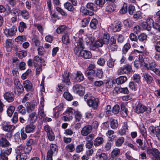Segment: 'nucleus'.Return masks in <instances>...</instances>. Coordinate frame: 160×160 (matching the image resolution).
Listing matches in <instances>:
<instances>
[{
    "label": "nucleus",
    "instance_id": "f257e3e1",
    "mask_svg": "<svg viewBox=\"0 0 160 160\" xmlns=\"http://www.w3.org/2000/svg\"><path fill=\"white\" fill-rule=\"evenodd\" d=\"M15 151L17 153L16 157V160H26L28 157L27 155L30 153L22 146H18Z\"/></svg>",
    "mask_w": 160,
    "mask_h": 160
},
{
    "label": "nucleus",
    "instance_id": "f03ea898",
    "mask_svg": "<svg viewBox=\"0 0 160 160\" xmlns=\"http://www.w3.org/2000/svg\"><path fill=\"white\" fill-rule=\"evenodd\" d=\"M73 38L75 41L74 42L75 47L74 51L75 53L78 54L79 51L84 48L83 40L82 38L75 36L73 37Z\"/></svg>",
    "mask_w": 160,
    "mask_h": 160
},
{
    "label": "nucleus",
    "instance_id": "7ed1b4c3",
    "mask_svg": "<svg viewBox=\"0 0 160 160\" xmlns=\"http://www.w3.org/2000/svg\"><path fill=\"white\" fill-rule=\"evenodd\" d=\"M35 138H36L34 140L32 139H30L27 142L26 145L24 146L22 145H20L19 146H22L23 148L25 150L30 152L32 149V148L31 146L32 144H37L38 139L40 138V134L39 133L35 135Z\"/></svg>",
    "mask_w": 160,
    "mask_h": 160
},
{
    "label": "nucleus",
    "instance_id": "20e7f679",
    "mask_svg": "<svg viewBox=\"0 0 160 160\" xmlns=\"http://www.w3.org/2000/svg\"><path fill=\"white\" fill-rule=\"evenodd\" d=\"M45 78V77H43L41 83V86L43 88L42 90V92L41 93V95L42 96L41 98V116L43 117L46 116V114L44 113L43 109V108L44 106L43 102L44 101V97L45 95L46 94L45 92V89L43 84Z\"/></svg>",
    "mask_w": 160,
    "mask_h": 160
},
{
    "label": "nucleus",
    "instance_id": "39448f33",
    "mask_svg": "<svg viewBox=\"0 0 160 160\" xmlns=\"http://www.w3.org/2000/svg\"><path fill=\"white\" fill-rule=\"evenodd\" d=\"M12 146H8L3 148V149H1V153L0 154V157L3 159L5 160H8V158L7 156H8L11 153L12 148Z\"/></svg>",
    "mask_w": 160,
    "mask_h": 160
},
{
    "label": "nucleus",
    "instance_id": "423d86ee",
    "mask_svg": "<svg viewBox=\"0 0 160 160\" xmlns=\"http://www.w3.org/2000/svg\"><path fill=\"white\" fill-rule=\"evenodd\" d=\"M3 32L5 36L8 38H12L14 37L16 35V33L17 31V28L15 26H13L10 28H3Z\"/></svg>",
    "mask_w": 160,
    "mask_h": 160
},
{
    "label": "nucleus",
    "instance_id": "0eeeda50",
    "mask_svg": "<svg viewBox=\"0 0 160 160\" xmlns=\"http://www.w3.org/2000/svg\"><path fill=\"white\" fill-rule=\"evenodd\" d=\"M38 103V100H33L31 102H27L25 104L27 112L30 113L33 111Z\"/></svg>",
    "mask_w": 160,
    "mask_h": 160
},
{
    "label": "nucleus",
    "instance_id": "6e6552de",
    "mask_svg": "<svg viewBox=\"0 0 160 160\" xmlns=\"http://www.w3.org/2000/svg\"><path fill=\"white\" fill-rule=\"evenodd\" d=\"M147 152L152 156V160H160V152L158 149L148 148L147 149Z\"/></svg>",
    "mask_w": 160,
    "mask_h": 160
},
{
    "label": "nucleus",
    "instance_id": "1a4fd4ad",
    "mask_svg": "<svg viewBox=\"0 0 160 160\" xmlns=\"http://www.w3.org/2000/svg\"><path fill=\"white\" fill-rule=\"evenodd\" d=\"M132 70V67L130 65L127 64L120 67L118 71V74L120 75L123 74H128L130 73Z\"/></svg>",
    "mask_w": 160,
    "mask_h": 160
},
{
    "label": "nucleus",
    "instance_id": "9d476101",
    "mask_svg": "<svg viewBox=\"0 0 160 160\" xmlns=\"http://www.w3.org/2000/svg\"><path fill=\"white\" fill-rule=\"evenodd\" d=\"M33 63L34 66L36 68V75L38 77L40 74V58L38 55L35 56L33 60Z\"/></svg>",
    "mask_w": 160,
    "mask_h": 160
},
{
    "label": "nucleus",
    "instance_id": "9b49d317",
    "mask_svg": "<svg viewBox=\"0 0 160 160\" xmlns=\"http://www.w3.org/2000/svg\"><path fill=\"white\" fill-rule=\"evenodd\" d=\"M73 92L81 96L84 93L85 89L80 84H77L73 86L72 88Z\"/></svg>",
    "mask_w": 160,
    "mask_h": 160
},
{
    "label": "nucleus",
    "instance_id": "f8f14e48",
    "mask_svg": "<svg viewBox=\"0 0 160 160\" xmlns=\"http://www.w3.org/2000/svg\"><path fill=\"white\" fill-rule=\"evenodd\" d=\"M87 103L89 107H92L94 110L97 109L98 106V99L93 97H91L89 100H88Z\"/></svg>",
    "mask_w": 160,
    "mask_h": 160
},
{
    "label": "nucleus",
    "instance_id": "ddd939ff",
    "mask_svg": "<svg viewBox=\"0 0 160 160\" xmlns=\"http://www.w3.org/2000/svg\"><path fill=\"white\" fill-rule=\"evenodd\" d=\"M4 98L8 102H12L14 100L15 94L11 91L5 92L3 94Z\"/></svg>",
    "mask_w": 160,
    "mask_h": 160
},
{
    "label": "nucleus",
    "instance_id": "4468645a",
    "mask_svg": "<svg viewBox=\"0 0 160 160\" xmlns=\"http://www.w3.org/2000/svg\"><path fill=\"white\" fill-rule=\"evenodd\" d=\"M8 146H12V145L6 138L4 137V134H1L0 136V148H3Z\"/></svg>",
    "mask_w": 160,
    "mask_h": 160
},
{
    "label": "nucleus",
    "instance_id": "2eb2a0df",
    "mask_svg": "<svg viewBox=\"0 0 160 160\" xmlns=\"http://www.w3.org/2000/svg\"><path fill=\"white\" fill-rule=\"evenodd\" d=\"M147 109V108L145 106L140 103H138L134 108V112L138 114L143 113Z\"/></svg>",
    "mask_w": 160,
    "mask_h": 160
},
{
    "label": "nucleus",
    "instance_id": "dca6fc26",
    "mask_svg": "<svg viewBox=\"0 0 160 160\" xmlns=\"http://www.w3.org/2000/svg\"><path fill=\"white\" fill-rule=\"evenodd\" d=\"M58 151L57 146L54 144H51L50 146V150L48 152L47 158H52V156L53 153H56Z\"/></svg>",
    "mask_w": 160,
    "mask_h": 160
},
{
    "label": "nucleus",
    "instance_id": "f3484780",
    "mask_svg": "<svg viewBox=\"0 0 160 160\" xmlns=\"http://www.w3.org/2000/svg\"><path fill=\"white\" fill-rule=\"evenodd\" d=\"M92 127L90 125H87L84 127L81 131V134L84 136H87L90 133L92 130Z\"/></svg>",
    "mask_w": 160,
    "mask_h": 160
},
{
    "label": "nucleus",
    "instance_id": "a211bd4d",
    "mask_svg": "<svg viewBox=\"0 0 160 160\" xmlns=\"http://www.w3.org/2000/svg\"><path fill=\"white\" fill-rule=\"evenodd\" d=\"M23 87L28 92H32L33 90L32 83L30 81L26 80L23 81Z\"/></svg>",
    "mask_w": 160,
    "mask_h": 160
},
{
    "label": "nucleus",
    "instance_id": "6ab92c4d",
    "mask_svg": "<svg viewBox=\"0 0 160 160\" xmlns=\"http://www.w3.org/2000/svg\"><path fill=\"white\" fill-rule=\"evenodd\" d=\"M81 57L86 59H88L92 57V55L91 52L85 50H81L78 53Z\"/></svg>",
    "mask_w": 160,
    "mask_h": 160
},
{
    "label": "nucleus",
    "instance_id": "aec40b11",
    "mask_svg": "<svg viewBox=\"0 0 160 160\" xmlns=\"http://www.w3.org/2000/svg\"><path fill=\"white\" fill-rule=\"evenodd\" d=\"M13 41L11 39H7L5 42L4 47L7 52H11L12 50V45L13 43Z\"/></svg>",
    "mask_w": 160,
    "mask_h": 160
},
{
    "label": "nucleus",
    "instance_id": "412c9836",
    "mask_svg": "<svg viewBox=\"0 0 160 160\" xmlns=\"http://www.w3.org/2000/svg\"><path fill=\"white\" fill-rule=\"evenodd\" d=\"M1 129L5 131L10 132L15 129V127L5 122L2 125Z\"/></svg>",
    "mask_w": 160,
    "mask_h": 160
},
{
    "label": "nucleus",
    "instance_id": "4be33fe9",
    "mask_svg": "<svg viewBox=\"0 0 160 160\" xmlns=\"http://www.w3.org/2000/svg\"><path fill=\"white\" fill-rule=\"evenodd\" d=\"M69 76L68 72L67 71H64L62 75V81L67 85H71V83L70 81Z\"/></svg>",
    "mask_w": 160,
    "mask_h": 160
},
{
    "label": "nucleus",
    "instance_id": "5701e85b",
    "mask_svg": "<svg viewBox=\"0 0 160 160\" xmlns=\"http://www.w3.org/2000/svg\"><path fill=\"white\" fill-rule=\"evenodd\" d=\"M157 66V64L155 62H152L144 63V66L148 70L152 71Z\"/></svg>",
    "mask_w": 160,
    "mask_h": 160
},
{
    "label": "nucleus",
    "instance_id": "b1692460",
    "mask_svg": "<svg viewBox=\"0 0 160 160\" xmlns=\"http://www.w3.org/2000/svg\"><path fill=\"white\" fill-rule=\"evenodd\" d=\"M158 127L150 126L148 128V132L150 135L155 137L159 129Z\"/></svg>",
    "mask_w": 160,
    "mask_h": 160
},
{
    "label": "nucleus",
    "instance_id": "393cba45",
    "mask_svg": "<svg viewBox=\"0 0 160 160\" xmlns=\"http://www.w3.org/2000/svg\"><path fill=\"white\" fill-rule=\"evenodd\" d=\"M95 73V70H87L85 72V75L88 77V79L91 81L94 80V76Z\"/></svg>",
    "mask_w": 160,
    "mask_h": 160
},
{
    "label": "nucleus",
    "instance_id": "a878e982",
    "mask_svg": "<svg viewBox=\"0 0 160 160\" xmlns=\"http://www.w3.org/2000/svg\"><path fill=\"white\" fill-rule=\"evenodd\" d=\"M75 80L77 82H80L83 81L84 79V76L80 71H77L75 74Z\"/></svg>",
    "mask_w": 160,
    "mask_h": 160
},
{
    "label": "nucleus",
    "instance_id": "bb28decb",
    "mask_svg": "<svg viewBox=\"0 0 160 160\" xmlns=\"http://www.w3.org/2000/svg\"><path fill=\"white\" fill-rule=\"evenodd\" d=\"M95 39L94 37L92 34H89L86 36L85 40L87 45H90L93 43Z\"/></svg>",
    "mask_w": 160,
    "mask_h": 160
},
{
    "label": "nucleus",
    "instance_id": "cd10ccee",
    "mask_svg": "<svg viewBox=\"0 0 160 160\" xmlns=\"http://www.w3.org/2000/svg\"><path fill=\"white\" fill-rule=\"evenodd\" d=\"M104 138L102 137H98L93 141V144L95 147H98L104 142Z\"/></svg>",
    "mask_w": 160,
    "mask_h": 160
},
{
    "label": "nucleus",
    "instance_id": "c85d7f7f",
    "mask_svg": "<svg viewBox=\"0 0 160 160\" xmlns=\"http://www.w3.org/2000/svg\"><path fill=\"white\" fill-rule=\"evenodd\" d=\"M116 9L115 5L113 3L108 4L106 7L105 11L108 13L113 12Z\"/></svg>",
    "mask_w": 160,
    "mask_h": 160
},
{
    "label": "nucleus",
    "instance_id": "c756f323",
    "mask_svg": "<svg viewBox=\"0 0 160 160\" xmlns=\"http://www.w3.org/2000/svg\"><path fill=\"white\" fill-rule=\"evenodd\" d=\"M86 7L87 9L93 12H96L98 10V8L96 5L93 3L91 2L87 3Z\"/></svg>",
    "mask_w": 160,
    "mask_h": 160
},
{
    "label": "nucleus",
    "instance_id": "7c9ffc66",
    "mask_svg": "<svg viewBox=\"0 0 160 160\" xmlns=\"http://www.w3.org/2000/svg\"><path fill=\"white\" fill-rule=\"evenodd\" d=\"M112 27V30L114 32L119 31L121 30V22H114Z\"/></svg>",
    "mask_w": 160,
    "mask_h": 160
},
{
    "label": "nucleus",
    "instance_id": "2f4dec72",
    "mask_svg": "<svg viewBox=\"0 0 160 160\" xmlns=\"http://www.w3.org/2000/svg\"><path fill=\"white\" fill-rule=\"evenodd\" d=\"M143 76L148 84H151L153 80V78L148 73L145 72L143 73Z\"/></svg>",
    "mask_w": 160,
    "mask_h": 160
},
{
    "label": "nucleus",
    "instance_id": "473e14b6",
    "mask_svg": "<svg viewBox=\"0 0 160 160\" xmlns=\"http://www.w3.org/2000/svg\"><path fill=\"white\" fill-rule=\"evenodd\" d=\"M36 126L31 123L27 125L25 128V130L27 133H30L33 132Z\"/></svg>",
    "mask_w": 160,
    "mask_h": 160
},
{
    "label": "nucleus",
    "instance_id": "72a5a7b5",
    "mask_svg": "<svg viewBox=\"0 0 160 160\" xmlns=\"http://www.w3.org/2000/svg\"><path fill=\"white\" fill-rule=\"evenodd\" d=\"M24 90L23 86L21 85L15 87L14 93H16L18 95H20L24 91Z\"/></svg>",
    "mask_w": 160,
    "mask_h": 160
},
{
    "label": "nucleus",
    "instance_id": "f704fd0d",
    "mask_svg": "<svg viewBox=\"0 0 160 160\" xmlns=\"http://www.w3.org/2000/svg\"><path fill=\"white\" fill-rule=\"evenodd\" d=\"M29 12L26 10H20L19 15L21 16L23 18L26 20L28 19L29 18Z\"/></svg>",
    "mask_w": 160,
    "mask_h": 160
},
{
    "label": "nucleus",
    "instance_id": "c9c22d12",
    "mask_svg": "<svg viewBox=\"0 0 160 160\" xmlns=\"http://www.w3.org/2000/svg\"><path fill=\"white\" fill-rule=\"evenodd\" d=\"M105 41H103L102 38H100L95 41V45L98 48L102 47L103 44H107L108 41L107 40Z\"/></svg>",
    "mask_w": 160,
    "mask_h": 160
},
{
    "label": "nucleus",
    "instance_id": "e433bc0d",
    "mask_svg": "<svg viewBox=\"0 0 160 160\" xmlns=\"http://www.w3.org/2000/svg\"><path fill=\"white\" fill-rule=\"evenodd\" d=\"M127 80L126 77L121 76L117 78L116 80L117 83L118 84H121L124 83Z\"/></svg>",
    "mask_w": 160,
    "mask_h": 160
},
{
    "label": "nucleus",
    "instance_id": "4c0bfd02",
    "mask_svg": "<svg viewBox=\"0 0 160 160\" xmlns=\"http://www.w3.org/2000/svg\"><path fill=\"white\" fill-rule=\"evenodd\" d=\"M29 118L32 123H35L37 120V117L35 112H31L29 115Z\"/></svg>",
    "mask_w": 160,
    "mask_h": 160
},
{
    "label": "nucleus",
    "instance_id": "58836bf2",
    "mask_svg": "<svg viewBox=\"0 0 160 160\" xmlns=\"http://www.w3.org/2000/svg\"><path fill=\"white\" fill-rule=\"evenodd\" d=\"M90 20V18L88 16L82 19L81 21V25L82 27H86L88 24Z\"/></svg>",
    "mask_w": 160,
    "mask_h": 160
},
{
    "label": "nucleus",
    "instance_id": "ea45409f",
    "mask_svg": "<svg viewBox=\"0 0 160 160\" xmlns=\"http://www.w3.org/2000/svg\"><path fill=\"white\" fill-rule=\"evenodd\" d=\"M17 113L21 114L22 115H25L26 113V110L25 107L22 105H19L17 108Z\"/></svg>",
    "mask_w": 160,
    "mask_h": 160
},
{
    "label": "nucleus",
    "instance_id": "a19ab883",
    "mask_svg": "<svg viewBox=\"0 0 160 160\" xmlns=\"http://www.w3.org/2000/svg\"><path fill=\"white\" fill-rule=\"evenodd\" d=\"M15 110V107L13 105H11L7 108V112L8 116L11 117Z\"/></svg>",
    "mask_w": 160,
    "mask_h": 160
},
{
    "label": "nucleus",
    "instance_id": "79ce46f5",
    "mask_svg": "<svg viewBox=\"0 0 160 160\" xmlns=\"http://www.w3.org/2000/svg\"><path fill=\"white\" fill-rule=\"evenodd\" d=\"M125 140L123 137H120L118 138L115 142V145L116 147H120L121 146L124 142Z\"/></svg>",
    "mask_w": 160,
    "mask_h": 160
},
{
    "label": "nucleus",
    "instance_id": "37998d69",
    "mask_svg": "<svg viewBox=\"0 0 160 160\" xmlns=\"http://www.w3.org/2000/svg\"><path fill=\"white\" fill-rule=\"evenodd\" d=\"M98 24V21L96 18H93L92 19L90 22V26L91 28L95 29L97 28Z\"/></svg>",
    "mask_w": 160,
    "mask_h": 160
},
{
    "label": "nucleus",
    "instance_id": "c03bdc74",
    "mask_svg": "<svg viewBox=\"0 0 160 160\" xmlns=\"http://www.w3.org/2000/svg\"><path fill=\"white\" fill-rule=\"evenodd\" d=\"M128 128L127 125L124 124L122 128L118 131V134L121 136L125 135L126 134V130H128Z\"/></svg>",
    "mask_w": 160,
    "mask_h": 160
},
{
    "label": "nucleus",
    "instance_id": "a18cd8bd",
    "mask_svg": "<svg viewBox=\"0 0 160 160\" xmlns=\"http://www.w3.org/2000/svg\"><path fill=\"white\" fill-rule=\"evenodd\" d=\"M26 40V37L24 36H18L15 39V42H17L18 43L20 44Z\"/></svg>",
    "mask_w": 160,
    "mask_h": 160
},
{
    "label": "nucleus",
    "instance_id": "49530a36",
    "mask_svg": "<svg viewBox=\"0 0 160 160\" xmlns=\"http://www.w3.org/2000/svg\"><path fill=\"white\" fill-rule=\"evenodd\" d=\"M107 158V155L104 153H101L96 156V158L98 160H106Z\"/></svg>",
    "mask_w": 160,
    "mask_h": 160
},
{
    "label": "nucleus",
    "instance_id": "de8ad7c7",
    "mask_svg": "<svg viewBox=\"0 0 160 160\" xmlns=\"http://www.w3.org/2000/svg\"><path fill=\"white\" fill-rule=\"evenodd\" d=\"M120 150L119 149L116 148L114 149L111 152V156L112 158H114L119 155Z\"/></svg>",
    "mask_w": 160,
    "mask_h": 160
},
{
    "label": "nucleus",
    "instance_id": "09e8293b",
    "mask_svg": "<svg viewBox=\"0 0 160 160\" xmlns=\"http://www.w3.org/2000/svg\"><path fill=\"white\" fill-rule=\"evenodd\" d=\"M62 41L63 43L68 44L70 43V40L69 38V35L65 34L63 35L62 38Z\"/></svg>",
    "mask_w": 160,
    "mask_h": 160
},
{
    "label": "nucleus",
    "instance_id": "8fccbe9b",
    "mask_svg": "<svg viewBox=\"0 0 160 160\" xmlns=\"http://www.w3.org/2000/svg\"><path fill=\"white\" fill-rule=\"evenodd\" d=\"M35 16V20L34 21V26L37 28L39 31H40V24H39L40 18L39 17H37V16Z\"/></svg>",
    "mask_w": 160,
    "mask_h": 160
},
{
    "label": "nucleus",
    "instance_id": "3c124183",
    "mask_svg": "<svg viewBox=\"0 0 160 160\" xmlns=\"http://www.w3.org/2000/svg\"><path fill=\"white\" fill-rule=\"evenodd\" d=\"M65 8L70 11H72L74 10L72 5L69 2H67L64 5Z\"/></svg>",
    "mask_w": 160,
    "mask_h": 160
},
{
    "label": "nucleus",
    "instance_id": "603ef678",
    "mask_svg": "<svg viewBox=\"0 0 160 160\" xmlns=\"http://www.w3.org/2000/svg\"><path fill=\"white\" fill-rule=\"evenodd\" d=\"M147 35L144 33H141L138 37V39L140 42H145L147 40Z\"/></svg>",
    "mask_w": 160,
    "mask_h": 160
},
{
    "label": "nucleus",
    "instance_id": "864d4df0",
    "mask_svg": "<svg viewBox=\"0 0 160 160\" xmlns=\"http://www.w3.org/2000/svg\"><path fill=\"white\" fill-rule=\"evenodd\" d=\"M18 56L19 58L22 59L23 58L25 57L27 55V52L26 51L22 50L17 53Z\"/></svg>",
    "mask_w": 160,
    "mask_h": 160
},
{
    "label": "nucleus",
    "instance_id": "5fc2aeb1",
    "mask_svg": "<svg viewBox=\"0 0 160 160\" xmlns=\"http://www.w3.org/2000/svg\"><path fill=\"white\" fill-rule=\"evenodd\" d=\"M131 48V45L129 43H127L123 46L122 52L123 54L125 55Z\"/></svg>",
    "mask_w": 160,
    "mask_h": 160
},
{
    "label": "nucleus",
    "instance_id": "6e6d98bb",
    "mask_svg": "<svg viewBox=\"0 0 160 160\" xmlns=\"http://www.w3.org/2000/svg\"><path fill=\"white\" fill-rule=\"evenodd\" d=\"M110 126L111 128L113 129H116L118 126V124L117 120L112 119L111 121Z\"/></svg>",
    "mask_w": 160,
    "mask_h": 160
},
{
    "label": "nucleus",
    "instance_id": "4d7b16f0",
    "mask_svg": "<svg viewBox=\"0 0 160 160\" xmlns=\"http://www.w3.org/2000/svg\"><path fill=\"white\" fill-rule=\"evenodd\" d=\"M26 25L24 22H21L19 24L18 27L19 31L21 32H22L24 29L26 28Z\"/></svg>",
    "mask_w": 160,
    "mask_h": 160
},
{
    "label": "nucleus",
    "instance_id": "13d9d810",
    "mask_svg": "<svg viewBox=\"0 0 160 160\" xmlns=\"http://www.w3.org/2000/svg\"><path fill=\"white\" fill-rule=\"evenodd\" d=\"M115 60L112 58H110L107 61V64L109 68H112L114 65V62Z\"/></svg>",
    "mask_w": 160,
    "mask_h": 160
},
{
    "label": "nucleus",
    "instance_id": "bf43d9fd",
    "mask_svg": "<svg viewBox=\"0 0 160 160\" xmlns=\"http://www.w3.org/2000/svg\"><path fill=\"white\" fill-rule=\"evenodd\" d=\"M75 117L76 121H80L82 118V115L80 112L78 111H75Z\"/></svg>",
    "mask_w": 160,
    "mask_h": 160
},
{
    "label": "nucleus",
    "instance_id": "052dcab7",
    "mask_svg": "<svg viewBox=\"0 0 160 160\" xmlns=\"http://www.w3.org/2000/svg\"><path fill=\"white\" fill-rule=\"evenodd\" d=\"M106 112L105 117H109L111 114L112 112V108L110 105H108L106 108V111H105Z\"/></svg>",
    "mask_w": 160,
    "mask_h": 160
},
{
    "label": "nucleus",
    "instance_id": "680f3d73",
    "mask_svg": "<svg viewBox=\"0 0 160 160\" xmlns=\"http://www.w3.org/2000/svg\"><path fill=\"white\" fill-rule=\"evenodd\" d=\"M31 70L30 69H28L25 72L23 73L21 76L22 79L24 80L27 78L31 74Z\"/></svg>",
    "mask_w": 160,
    "mask_h": 160
},
{
    "label": "nucleus",
    "instance_id": "e2e57ef3",
    "mask_svg": "<svg viewBox=\"0 0 160 160\" xmlns=\"http://www.w3.org/2000/svg\"><path fill=\"white\" fill-rule=\"evenodd\" d=\"M121 109L123 111L125 114L124 115L125 117H126L128 115V109L126 108L125 104L123 103H122L120 105Z\"/></svg>",
    "mask_w": 160,
    "mask_h": 160
},
{
    "label": "nucleus",
    "instance_id": "0e129e2a",
    "mask_svg": "<svg viewBox=\"0 0 160 160\" xmlns=\"http://www.w3.org/2000/svg\"><path fill=\"white\" fill-rule=\"evenodd\" d=\"M20 10L18 8L14 7L12 9L11 14L13 15L14 16H19V13Z\"/></svg>",
    "mask_w": 160,
    "mask_h": 160
},
{
    "label": "nucleus",
    "instance_id": "69168bd1",
    "mask_svg": "<svg viewBox=\"0 0 160 160\" xmlns=\"http://www.w3.org/2000/svg\"><path fill=\"white\" fill-rule=\"evenodd\" d=\"M132 79L135 82L139 83L141 77L139 74H135L132 77Z\"/></svg>",
    "mask_w": 160,
    "mask_h": 160
},
{
    "label": "nucleus",
    "instance_id": "338daca9",
    "mask_svg": "<svg viewBox=\"0 0 160 160\" xmlns=\"http://www.w3.org/2000/svg\"><path fill=\"white\" fill-rule=\"evenodd\" d=\"M66 150L68 152H72L74 151L75 149L73 144H68L66 147Z\"/></svg>",
    "mask_w": 160,
    "mask_h": 160
},
{
    "label": "nucleus",
    "instance_id": "774afa93",
    "mask_svg": "<svg viewBox=\"0 0 160 160\" xmlns=\"http://www.w3.org/2000/svg\"><path fill=\"white\" fill-rule=\"evenodd\" d=\"M95 4L100 7H102L105 3V0H95Z\"/></svg>",
    "mask_w": 160,
    "mask_h": 160
}]
</instances>
